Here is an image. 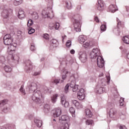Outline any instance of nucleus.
<instances>
[{"label": "nucleus", "instance_id": "f257e3e1", "mask_svg": "<svg viewBox=\"0 0 129 129\" xmlns=\"http://www.w3.org/2000/svg\"><path fill=\"white\" fill-rule=\"evenodd\" d=\"M27 89L29 90L30 92H32L31 99L33 101L36 102L37 104H41L42 101L41 98H43L41 91H37V84L36 83H28Z\"/></svg>", "mask_w": 129, "mask_h": 129}, {"label": "nucleus", "instance_id": "f03ea898", "mask_svg": "<svg viewBox=\"0 0 129 129\" xmlns=\"http://www.w3.org/2000/svg\"><path fill=\"white\" fill-rule=\"evenodd\" d=\"M100 50L98 48H94L90 53L91 59H96L97 63L99 68H103L104 67V59L99 55Z\"/></svg>", "mask_w": 129, "mask_h": 129}, {"label": "nucleus", "instance_id": "7ed1b4c3", "mask_svg": "<svg viewBox=\"0 0 129 129\" xmlns=\"http://www.w3.org/2000/svg\"><path fill=\"white\" fill-rule=\"evenodd\" d=\"M80 16L78 15H76L73 17L72 21L74 27V30L76 32H80L81 29V23H80Z\"/></svg>", "mask_w": 129, "mask_h": 129}, {"label": "nucleus", "instance_id": "20e7f679", "mask_svg": "<svg viewBox=\"0 0 129 129\" xmlns=\"http://www.w3.org/2000/svg\"><path fill=\"white\" fill-rule=\"evenodd\" d=\"M42 16L43 18H48L49 19H52L54 17V14L52 11V8H48L46 10H43L42 12Z\"/></svg>", "mask_w": 129, "mask_h": 129}, {"label": "nucleus", "instance_id": "39448f33", "mask_svg": "<svg viewBox=\"0 0 129 129\" xmlns=\"http://www.w3.org/2000/svg\"><path fill=\"white\" fill-rule=\"evenodd\" d=\"M5 45L9 46V45H12L14 39L10 34L5 35L3 38Z\"/></svg>", "mask_w": 129, "mask_h": 129}, {"label": "nucleus", "instance_id": "423d86ee", "mask_svg": "<svg viewBox=\"0 0 129 129\" xmlns=\"http://www.w3.org/2000/svg\"><path fill=\"white\" fill-rule=\"evenodd\" d=\"M79 59L82 63H85L87 61V53L85 51H80L78 53Z\"/></svg>", "mask_w": 129, "mask_h": 129}, {"label": "nucleus", "instance_id": "0eeeda50", "mask_svg": "<svg viewBox=\"0 0 129 129\" xmlns=\"http://www.w3.org/2000/svg\"><path fill=\"white\" fill-rule=\"evenodd\" d=\"M70 78H73L74 80H72L70 84H69L70 87L71 88H73L72 90L73 92H76V91L78 90V85H76V82L75 81V78L74 77V75L71 76Z\"/></svg>", "mask_w": 129, "mask_h": 129}, {"label": "nucleus", "instance_id": "6e6552de", "mask_svg": "<svg viewBox=\"0 0 129 129\" xmlns=\"http://www.w3.org/2000/svg\"><path fill=\"white\" fill-rule=\"evenodd\" d=\"M16 48H17V43L9 45L8 47V52L9 54L11 55V54L15 53V51H16Z\"/></svg>", "mask_w": 129, "mask_h": 129}, {"label": "nucleus", "instance_id": "1a4fd4ad", "mask_svg": "<svg viewBox=\"0 0 129 129\" xmlns=\"http://www.w3.org/2000/svg\"><path fill=\"white\" fill-rule=\"evenodd\" d=\"M62 113V109L60 107H57L53 110V117H58Z\"/></svg>", "mask_w": 129, "mask_h": 129}, {"label": "nucleus", "instance_id": "9d476101", "mask_svg": "<svg viewBox=\"0 0 129 129\" xmlns=\"http://www.w3.org/2000/svg\"><path fill=\"white\" fill-rule=\"evenodd\" d=\"M84 91V89L83 88H81L79 91L78 92V98L79 100H83V99L85 98Z\"/></svg>", "mask_w": 129, "mask_h": 129}, {"label": "nucleus", "instance_id": "9b49d317", "mask_svg": "<svg viewBox=\"0 0 129 129\" xmlns=\"http://www.w3.org/2000/svg\"><path fill=\"white\" fill-rule=\"evenodd\" d=\"M107 81L106 82V81L104 80V79H102V80L99 81L98 85H100V86L103 87V86H105V85H106V83L107 84H109V82L110 81V77H109L108 78H107Z\"/></svg>", "mask_w": 129, "mask_h": 129}, {"label": "nucleus", "instance_id": "f8f14e48", "mask_svg": "<svg viewBox=\"0 0 129 129\" xmlns=\"http://www.w3.org/2000/svg\"><path fill=\"white\" fill-rule=\"evenodd\" d=\"M25 70L27 71V72H29L30 70H32V68H33L32 66V62H31V60H27L25 62Z\"/></svg>", "mask_w": 129, "mask_h": 129}, {"label": "nucleus", "instance_id": "ddd939ff", "mask_svg": "<svg viewBox=\"0 0 129 129\" xmlns=\"http://www.w3.org/2000/svg\"><path fill=\"white\" fill-rule=\"evenodd\" d=\"M71 57L70 56H67L66 57H63L61 60H59V61L61 65H62V64L67 65V64H68V62L71 63Z\"/></svg>", "mask_w": 129, "mask_h": 129}, {"label": "nucleus", "instance_id": "4468645a", "mask_svg": "<svg viewBox=\"0 0 129 129\" xmlns=\"http://www.w3.org/2000/svg\"><path fill=\"white\" fill-rule=\"evenodd\" d=\"M60 102L62 105L65 107H68L69 106V102L66 101L65 96L63 95L60 97Z\"/></svg>", "mask_w": 129, "mask_h": 129}, {"label": "nucleus", "instance_id": "2eb2a0df", "mask_svg": "<svg viewBox=\"0 0 129 129\" xmlns=\"http://www.w3.org/2000/svg\"><path fill=\"white\" fill-rule=\"evenodd\" d=\"M97 9L99 11H103L104 9V2L102 0H98Z\"/></svg>", "mask_w": 129, "mask_h": 129}, {"label": "nucleus", "instance_id": "dca6fc26", "mask_svg": "<svg viewBox=\"0 0 129 129\" xmlns=\"http://www.w3.org/2000/svg\"><path fill=\"white\" fill-rule=\"evenodd\" d=\"M105 89L103 87L100 86V85H98L95 89V91L96 93H99V94H101L103 93Z\"/></svg>", "mask_w": 129, "mask_h": 129}, {"label": "nucleus", "instance_id": "f3484780", "mask_svg": "<svg viewBox=\"0 0 129 129\" xmlns=\"http://www.w3.org/2000/svg\"><path fill=\"white\" fill-rule=\"evenodd\" d=\"M72 102L73 104L78 109H80V108H82L83 106L82 104L79 103L77 100H73L72 101Z\"/></svg>", "mask_w": 129, "mask_h": 129}, {"label": "nucleus", "instance_id": "a211bd4d", "mask_svg": "<svg viewBox=\"0 0 129 129\" xmlns=\"http://www.w3.org/2000/svg\"><path fill=\"white\" fill-rule=\"evenodd\" d=\"M9 57L11 58L13 62H15V63H17V62H19V59H20V57H19V56H18V55H14V53H13L11 54H9Z\"/></svg>", "mask_w": 129, "mask_h": 129}, {"label": "nucleus", "instance_id": "6ab92c4d", "mask_svg": "<svg viewBox=\"0 0 129 129\" xmlns=\"http://www.w3.org/2000/svg\"><path fill=\"white\" fill-rule=\"evenodd\" d=\"M116 21L117 23V33L119 34L120 32V30H119V29L121 28V27H123V24L121 23V21L119 20L117 18H116Z\"/></svg>", "mask_w": 129, "mask_h": 129}, {"label": "nucleus", "instance_id": "aec40b11", "mask_svg": "<svg viewBox=\"0 0 129 129\" xmlns=\"http://www.w3.org/2000/svg\"><path fill=\"white\" fill-rule=\"evenodd\" d=\"M3 88H6L8 90H10L12 88V83L8 82L6 83H4L2 85Z\"/></svg>", "mask_w": 129, "mask_h": 129}, {"label": "nucleus", "instance_id": "412c9836", "mask_svg": "<svg viewBox=\"0 0 129 129\" xmlns=\"http://www.w3.org/2000/svg\"><path fill=\"white\" fill-rule=\"evenodd\" d=\"M18 18L20 20H23V19H24V18H25V13L24 12V11H23L22 9H20L19 11Z\"/></svg>", "mask_w": 129, "mask_h": 129}, {"label": "nucleus", "instance_id": "4be33fe9", "mask_svg": "<svg viewBox=\"0 0 129 129\" xmlns=\"http://www.w3.org/2000/svg\"><path fill=\"white\" fill-rule=\"evenodd\" d=\"M2 17H3V18H5V19H7V18H9V10H8L7 9H4L2 13Z\"/></svg>", "mask_w": 129, "mask_h": 129}, {"label": "nucleus", "instance_id": "5701e85b", "mask_svg": "<svg viewBox=\"0 0 129 129\" xmlns=\"http://www.w3.org/2000/svg\"><path fill=\"white\" fill-rule=\"evenodd\" d=\"M60 121H68L69 120V116L67 115H62L59 117Z\"/></svg>", "mask_w": 129, "mask_h": 129}, {"label": "nucleus", "instance_id": "b1692460", "mask_svg": "<svg viewBox=\"0 0 129 129\" xmlns=\"http://www.w3.org/2000/svg\"><path fill=\"white\" fill-rule=\"evenodd\" d=\"M116 113V109L114 108H112L109 110V116L111 117H113L114 114Z\"/></svg>", "mask_w": 129, "mask_h": 129}, {"label": "nucleus", "instance_id": "393cba45", "mask_svg": "<svg viewBox=\"0 0 129 129\" xmlns=\"http://www.w3.org/2000/svg\"><path fill=\"white\" fill-rule=\"evenodd\" d=\"M34 122L38 127H41V126H42V120L38 119H34Z\"/></svg>", "mask_w": 129, "mask_h": 129}, {"label": "nucleus", "instance_id": "a878e982", "mask_svg": "<svg viewBox=\"0 0 129 129\" xmlns=\"http://www.w3.org/2000/svg\"><path fill=\"white\" fill-rule=\"evenodd\" d=\"M86 116L87 117H92V112L89 109H86L85 110Z\"/></svg>", "mask_w": 129, "mask_h": 129}, {"label": "nucleus", "instance_id": "bb28decb", "mask_svg": "<svg viewBox=\"0 0 129 129\" xmlns=\"http://www.w3.org/2000/svg\"><path fill=\"white\" fill-rule=\"evenodd\" d=\"M64 75H62L61 77L62 80H65V79H66L67 77L70 76V74H71L70 72L67 71H64Z\"/></svg>", "mask_w": 129, "mask_h": 129}, {"label": "nucleus", "instance_id": "cd10ccee", "mask_svg": "<svg viewBox=\"0 0 129 129\" xmlns=\"http://www.w3.org/2000/svg\"><path fill=\"white\" fill-rule=\"evenodd\" d=\"M109 9L111 13H115V12L117 11V9H116V6H115V5H110L109 7Z\"/></svg>", "mask_w": 129, "mask_h": 129}, {"label": "nucleus", "instance_id": "c85d7f7f", "mask_svg": "<svg viewBox=\"0 0 129 129\" xmlns=\"http://www.w3.org/2000/svg\"><path fill=\"white\" fill-rule=\"evenodd\" d=\"M8 102H9V100L8 99H4L0 101V107H3V106H5L6 104H8Z\"/></svg>", "mask_w": 129, "mask_h": 129}, {"label": "nucleus", "instance_id": "c756f323", "mask_svg": "<svg viewBox=\"0 0 129 129\" xmlns=\"http://www.w3.org/2000/svg\"><path fill=\"white\" fill-rule=\"evenodd\" d=\"M50 110V105L48 104H46L44 106V111L46 113H48Z\"/></svg>", "mask_w": 129, "mask_h": 129}, {"label": "nucleus", "instance_id": "7c9ffc66", "mask_svg": "<svg viewBox=\"0 0 129 129\" xmlns=\"http://www.w3.org/2000/svg\"><path fill=\"white\" fill-rule=\"evenodd\" d=\"M79 41L81 44H83L85 42V36L84 35H80L79 37Z\"/></svg>", "mask_w": 129, "mask_h": 129}, {"label": "nucleus", "instance_id": "2f4dec72", "mask_svg": "<svg viewBox=\"0 0 129 129\" xmlns=\"http://www.w3.org/2000/svg\"><path fill=\"white\" fill-rule=\"evenodd\" d=\"M122 41L125 43V44H129V36H125L122 38Z\"/></svg>", "mask_w": 129, "mask_h": 129}, {"label": "nucleus", "instance_id": "473e14b6", "mask_svg": "<svg viewBox=\"0 0 129 129\" xmlns=\"http://www.w3.org/2000/svg\"><path fill=\"white\" fill-rule=\"evenodd\" d=\"M58 97V94H56L53 95L51 97V102L52 103H55L57 101V98Z\"/></svg>", "mask_w": 129, "mask_h": 129}, {"label": "nucleus", "instance_id": "72a5a7b5", "mask_svg": "<svg viewBox=\"0 0 129 129\" xmlns=\"http://www.w3.org/2000/svg\"><path fill=\"white\" fill-rule=\"evenodd\" d=\"M31 16L32 19H34V20H38V19H39V15H38V13L36 12H33L31 14Z\"/></svg>", "mask_w": 129, "mask_h": 129}, {"label": "nucleus", "instance_id": "f704fd0d", "mask_svg": "<svg viewBox=\"0 0 129 129\" xmlns=\"http://www.w3.org/2000/svg\"><path fill=\"white\" fill-rule=\"evenodd\" d=\"M4 69L6 72H7L8 73H10V72H12V68H11V67L9 66H6L4 67Z\"/></svg>", "mask_w": 129, "mask_h": 129}, {"label": "nucleus", "instance_id": "c9c22d12", "mask_svg": "<svg viewBox=\"0 0 129 129\" xmlns=\"http://www.w3.org/2000/svg\"><path fill=\"white\" fill-rule=\"evenodd\" d=\"M60 129H69V124L68 123H65L62 124L60 126Z\"/></svg>", "mask_w": 129, "mask_h": 129}, {"label": "nucleus", "instance_id": "e433bc0d", "mask_svg": "<svg viewBox=\"0 0 129 129\" xmlns=\"http://www.w3.org/2000/svg\"><path fill=\"white\" fill-rule=\"evenodd\" d=\"M51 42H52V44L53 47H56L58 46V41H57V40L53 39L51 41Z\"/></svg>", "mask_w": 129, "mask_h": 129}, {"label": "nucleus", "instance_id": "4c0bfd02", "mask_svg": "<svg viewBox=\"0 0 129 129\" xmlns=\"http://www.w3.org/2000/svg\"><path fill=\"white\" fill-rule=\"evenodd\" d=\"M66 5L67 6V9H68V10H70L71 9V8H72V5L71 4V2H66Z\"/></svg>", "mask_w": 129, "mask_h": 129}, {"label": "nucleus", "instance_id": "58836bf2", "mask_svg": "<svg viewBox=\"0 0 129 129\" xmlns=\"http://www.w3.org/2000/svg\"><path fill=\"white\" fill-rule=\"evenodd\" d=\"M23 3V0H15L14 2L15 6H19Z\"/></svg>", "mask_w": 129, "mask_h": 129}, {"label": "nucleus", "instance_id": "ea45409f", "mask_svg": "<svg viewBox=\"0 0 129 129\" xmlns=\"http://www.w3.org/2000/svg\"><path fill=\"white\" fill-rule=\"evenodd\" d=\"M86 123L87 125H92L94 122L93 120L89 119L86 121Z\"/></svg>", "mask_w": 129, "mask_h": 129}, {"label": "nucleus", "instance_id": "a19ab883", "mask_svg": "<svg viewBox=\"0 0 129 129\" xmlns=\"http://www.w3.org/2000/svg\"><path fill=\"white\" fill-rule=\"evenodd\" d=\"M34 33H35V29L32 28V27H29L28 28V34H29V35H32V34H34Z\"/></svg>", "mask_w": 129, "mask_h": 129}, {"label": "nucleus", "instance_id": "79ce46f5", "mask_svg": "<svg viewBox=\"0 0 129 129\" xmlns=\"http://www.w3.org/2000/svg\"><path fill=\"white\" fill-rule=\"evenodd\" d=\"M34 25V22L32 19H29L27 22V27H31Z\"/></svg>", "mask_w": 129, "mask_h": 129}, {"label": "nucleus", "instance_id": "37998d69", "mask_svg": "<svg viewBox=\"0 0 129 129\" xmlns=\"http://www.w3.org/2000/svg\"><path fill=\"white\" fill-rule=\"evenodd\" d=\"M59 27H60V24L59 23H56L53 24V26H52V29L54 28L55 30H58V29H59Z\"/></svg>", "mask_w": 129, "mask_h": 129}, {"label": "nucleus", "instance_id": "c03bdc74", "mask_svg": "<svg viewBox=\"0 0 129 129\" xmlns=\"http://www.w3.org/2000/svg\"><path fill=\"white\" fill-rule=\"evenodd\" d=\"M60 82V79H54L52 81V83L53 84H55V85H57V84H58Z\"/></svg>", "mask_w": 129, "mask_h": 129}, {"label": "nucleus", "instance_id": "a18cd8bd", "mask_svg": "<svg viewBox=\"0 0 129 129\" xmlns=\"http://www.w3.org/2000/svg\"><path fill=\"white\" fill-rule=\"evenodd\" d=\"M69 84H68L66 85V86L64 87V93H68V91L69 90Z\"/></svg>", "mask_w": 129, "mask_h": 129}, {"label": "nucleus", "instance_id": "49530a36", "mask_svg": "<svg viewBox=\"0 0 129 129\" xmlns=\"http://www.w3.org/2000/svg\"><path fill=\"white\" fill-rule=\"evenodd\" d=\"M101 31L102 32H104L106 30V25H102L101 27Z\"/></svg>", "mask_w": 129, "mask_h": 129}, {"label": "nucleus", "instance_id": "de8ad7c7", "mask_svg": "<svg viewBox=\"0 0 129 129\" xmlns=\"http://www.w3.org/2000/svg\"><path fill=\"white\" fill-rule=\"evenodd\" d=\"M20 90L23 95H25L26 94V92L25 91V89H24V86H21Z\"/></svg>", "mask_w": 129, "mask_h": 129}, {"label": "nucleus", "instance_id": "09e8293b", "mask_svg": "<svg viewBox=\"0 0 129 129\" xmlns=\"http://www.w3.org/2000/svg\"><path fill=\"white\" fill-rule=\"evenodd\" d=\"M70 112L72 113V114H75V109L73 108V107H71L69 109Z\"/></svg>", "mask_w": 129, "mask_h": 129}, {"label": "nucleus", "instance_id": "8fccbe9b", "mask_svg": "<svg viewBox=\"0 0 129 129\" xmlns=\"http://www.w3.org/2000/svg\"><path fill=\"white\" fill-rule=\"evenodd\" d=\"M71 44H72L71 40H68L66 45L68 47V48H70V47H71V45H72Z\"/></svg>", "mask_w": 129, "mask_h": 129}, {"label": "nucleus", "instance_id": "3c124183", "mask_svg": "<svg viewBox=\"0 0 129 129\" xmlns=\"http://www.w3.org/2000/svg\"><path fill=\"white\" fill-rule=\"evenodd\" d=\"M31 51H35L36 50V47L35 46V44L32 43L30 47Z\"/></svg>", "mask_w": 129, "mask_h": 129}, {"label": "nucleus", "instance_id": "603ef678", "mask_svg": "<svg viewBox=\"0 0 129 129\" xmlns=\"http://www.w3.org/2000/svg\"><path fill=\"white\" fill-rule=\"evenodd\" d=\"M44 39H45V40H49V34H45L43 35Z\"/></svg>", "mask_w": 129, "mask_h": 129}, {"label": "nucleus", "instance_id": "864d4df0", "mask_svg": "<svg viewBox=\"0 0 129 129\" xmlns=\"http://www.w3.org/2000/svg\"><path fill=\"white\" fill-rule=\"evenodd\" d=\"M0 61L1 62H4L5 61H6V58H5V56H1L0 57Z\"/></svg>", "mask_w": 129, "mask_h": 129}, {"label": "nucleus", "instance_id": "5fc2aeb1", "mask_svg": "<svg viewBox=\"0 0 129 129\" xmlns=\"http://www.w3.org/2000/svg\"><path fill=\"white\" fill-rule=\"evenodd\" d=\"M94 20L96 23H99V19H98L97 16L95 17Z\"/></svg>", "mask_w": 129, "mask_h": 129}, {"label": "nucleus", "instance_id": "6e6d98bb", "mask_svg": "<svg viewBox=\"0 0 129 129\" xmlns=\"http://www.w3.org/2000/svg\"><path fill=\"white\" fill-rule=\"evenodd\" d=\"M89 46V42H86L84 44V47H85V48H87V47H88Z\"/></svg>", "mask_w": 129, "mask_h": 129}, {"label": "nucleus", "instance_id": "4d7b16f0", "mask_svg": "<svg viewBox=\"0 0 129 129\" xmlns=\"http://www.w3.org/2000/svg\"><path fill=\"white\" fill-rule=\"evenodd\" d=\"M40 74H41L40 72H36L34 73V76H37L38 75H40Z\"/></svg>", "mask_w": 129, "mask_h": 129}, {"label": "nucleus", "instance_id": "13d9d810", "mask_svg": "<svg viewBox=\"0 0 129 129\" xmlns=\"http://www.w3.org/2000/svg\"><path fill=\"white\" fill-rule=\"evenodd\" d=\"M120 118L122 119H124V118H125V114H122L120 116Z\"/></svg>", "mask_w": 129, "mask_h": 129}, {"label": "nucleus", "instance_id": "bf43d9fd", "mask_svg": "<svg viewBox=\"0 0 129 129\" xmlns=\"http://www.w3.org/2000/svg\"><path fill=\"white\" fill-rule=\"evenodd\" d=\"M66 38H67V36H66V35H64L63 36H62V43H64V40H65V39H66Z\"/></svg>", "mask_w": 129, "mask_h": 129}, {"label": "nucleus", "instance_id": "052dcab7", "mask_svg": "<svg viewBox=\"0 0 129 129\" xmlns=\"http://www.w3.org/2000/svg\"><path fill=\"white\" fill-rule=\"evenodd\" d=\"M34 117V116L33 115V114H29L28 115V118L29 119H33V117Z\"/></svg>", "mask_w": 129, "mask_h": 129}, {"label": "nucleus", "instance_id": "680f3d73", "mask_svg": "<svg viewBox=\"0 0 129 129\" xmlns=\"http://www.w3.org/2000/svg\"><path fill=\"white\" fill-rule=\"evenodd\" d=\"M8 111V107L4 108L3 109V112H5V113Z\"/></svg>", "mask_w": 129, "mask_h": 129}, {"label": "nucleus", "instance_id": "e2e57ef3", "mask_svg": "<svg viewBox=\"0 0 129 129\" xmlns=\"http://www.w3.org/2000/svg\"><path fill=\"white\" fill-rule=\"evenodd\" d=\"M120 129H126V127L124 125H120L119 126Z\"/></svg>", "mask_w": 129, "mask_h": 129}, {"label": "nucleus", "instance_id": "0e129e2a", "mask_svg": "<svg viewBox=\"0 0 129 129\" xmlns=\"http://www.w3.org/2000/svg\"><path fill=\"white\" fill-rule=\"evenodd\" d=\"M77 9L78 11H80V10H81V6L80 5L78 6Z\"/></svg>", "mask_w": 129, "mask_h": 129}, {"label": "nucleus", "instance_id": "69168bd1", "mask_svg": "<svg viewBox=\"0 0 129 129\" xmlns=\"http://www.w3.org/2000/svg\"><path fill=\"white\" fill-rule=\"evenodd\" d=\"M70 53L71 54H75V50H74V49H72L70 51Z\"/></svg>", "mask_w": 129, "mask_h": 129}, {"label": "nucleus", "instance_id": "338daca9", "mask_svg": "<svg viewBox=\"0 0 129 129\" xmlns=\"http://www.w3.org/2000/svg\"><path fill=\"white\" fill-rule=\"evenodd\" d=\"M123 101H124V98H121L120 99V102H123Z\"/></svg>", "mask_w": 129, "mask_h": 129}, {"label": "nucleus", "instance_id": "774afa93", "mask_svg": "<svg viewBox=\"0 0 129 129\" xmlns=\"http://www.w3.org/2000/svg\"><path fill=\"white\" fill-rule=\"evenodd\" d=\"M126 12L129 13V7L126 6Z\"/></svg>", "mask_w": 129, "mask_h": 129}]
</instances>
